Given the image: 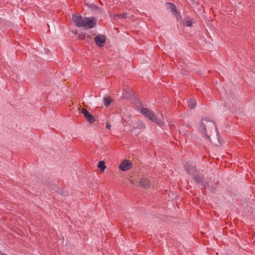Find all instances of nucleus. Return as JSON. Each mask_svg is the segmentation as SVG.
Instances as JSON below:
<instances>
[{
	"instance_id": "dca6fc26",
	"label": "nucleus",
	"mask_w": 255,
	"mask_h": 255,
	"mask_svg": "<svg viewBox=\"0 0 255 255\" xmlns=\"http://www.w3.org/2000/svg\"><path fill=\"white\" fill-rule=\"evenodd\" d=\"M40 49L42 50V51H44V53L40 52V56H41L42 57H45L46 54H48L50 52L49 49L47 48H46V47H40Z\"/></svg>"
},
{
	"instance_id": "6e6552de",
	"label": "nucleus",
	"mask_w": 255,
	"mask_h": 255,
	"mask_svg": "<svg viewBox=\"0 0 255 255\" xmlns=\"http://www.w3.org/2000/svg\"><path fill=\"white\" fill-rule=\"evenodd\" d=\"M166 5L170 9V11L176 16L177 19L181 18L180 11L176 9V6L173 3L167 2H166Z\"/></svg>"
},
{
	"instance_id": "f257e3e1",
	"label": "nucleus",
	"mask_w": 255,
	"mask_h": 255,
	"mask_svg": "<svg viewBox=\"0 0 255 255\" xmlns=\"http://www.w3.org/2000/svg\"><path fill=\"white\" fill-rule=\"evenodd\" d=\"M198 129L202 136L208 139L210 137L208 133L213 129H216V126L215 123L208 118H204L199 124Z\"/></svg>"
},
{
	"instance_id": "ddd939ff",
	"label": "nucleus",
	"mask_w": 255,
	"mask_h": 255,
	"mask_svg": "<svg viewBox=\"0 0 255 255\" xmlns=\"http://www.w3.org/2000/svg\"><path fill=\"white\" fill-rule=\"evenodd\" d=\"M185 169L189 174H193L196 170L195 167L192 165H185Z\"/></svg>"
},
{
	"instance_id": "1a4fd4ad",
	"label": "nucleus",
	"mask_w": 255,
	"mask_h": 255,
	"mask_svg": "<svg viewBox=\"0 0 255 255\" xmlns=\"http://www.w3.org/2000/svg\"><path fill=\"white\" fill-rule=\"evenodd\" d=\"M84 114L85 118L87 121L92 124L96 121V118L93 116L90 113H83Z\"/></svg>"
},
{
	"instance_id": "4be33fe9",
	"label": "nucleus",
	"mask_w": 255,
	"mask_h": 255,
	"mask_svg": "<svg viewBox=\"0 0 255 255\" xmlns=\"http://www.w3.org/2000/svg\"><path fill=\"white\" fill-rule=\"evenodd\" d=\"M80 112H88V110H87L85 108H82L80 110Z\"/></svg>"
},
{
	"instance_id": "f8f14e48",
	"label": "nucleus",
	"mask_w": 255,
	"mask_h": 255,
	"mask_svg": "<svg viewBox=\"0 0 255 255\" xmlns=\"http://www.w3.org/2000/svg\"><path fill=\"white\" fill-rule=\"evenodd\" d=\"M114 100L110 96L105 97L104 98V102L106 107H109L111 103L113 102Z\"/></svg>"
},
{
	"instance_id": "412c9836",
	"label": "nucleus",
	"mask_w": 255,
	"mask_h": 255,
	"mask_svg": "<svg viewBox=\"0 0 255 255\" xmlns=\"http://www.w3.org/2000/svg\"><path fill=\"white\" fill-rule=\"evenodd\" d=\"M106 127L108 129H110L111 128V125L109 123H107Z\"/></svg>"
},
{
	"instance_id": "20e7f679",
	"label": "nucleus",
	"mask_w": 255,
	"mask_h": 255,
	"mask_svg": "<svg viewBox=\"0 0 255 255\" xmlns=\"http://www.w3.org/2000/svg\"><path fill=\"white\" fill-rule=\"evenodd\" d=\"M132 166V162L130 160L125 159L123 160L119 164V168L122 171H126L130 169Z\"/></svg>"
},
{
	"instance_id": "39448f33",
	"label": "nucleus",
	"mask_w": 255,
	"mask_h": 255,
	"mask_svg": "<svg viewBox=\"0 0 255 255\" xmlns=\"http://www.w3.org/2000/svg\"><path fill=\"white\" fill-rule=\"evenodd\" d=\"M72 19L76 26L78 27H83L84 18L83 19L81 15H76L73 14L72 15Z\"/></svg>"
},
{
	"instance_id": "423d86ee",
	"label": "nucleus",
	"mask_w": 255,
	"mask_h": 255,
	"mask_svg": "<svg viewBox=\"0 0 255 255\" xmlns=\"http://www.w3.org/2000/svg\"><path fill=\"white\" fill-rule=\"evenodd\" d=\"M133 106L134 109L140 112H151L148 108H144L142 106L141 102L137 99H134L133 102Z\"/></svg>"
},
{
	"instance_id": "2eb2a0df",
	"label": "nucleus",
	"mask_w": 255,
	"mask_h": 255,
	"mask_svg": "<svg viewBox=\"0 0 255 255\" xmlns=\"http://www.w3.org/2000/svg\"><path fill=\"white\" fill-rule=\"evenodd\" d=\"M90 7L93 10H98L100 13H102L103 12V10L97 5L91 4L90 5Z\"/></svg>"
},
{
	"instance_id": "f3484780",
	"label": "nucleus",
	"mask_w": 255,
	"mask_h": 255,
	"mask_svg": "<svg viewBox=\"0 0 255 255\" xmlns=\"http://www.w3.org/2000/svg\"><path fill=\"white\" fill-rule=\"evenodd\" d=\"M80 40H84L86 38V33L80 34L78 36Z\"/></svg>"
},
{
	"instance_id": "0eeeda50",
	"label": "nucleus",
	"mask_w": 255,
	"mask_h": 255,
	"mask_svg": "<svg viewBox=\"0 0 255 255\" xmlns=\"http://www.w3.org/2000/svg\"><path fill=\"white\" fill-rule=\"evenodd\" d=\"M95 41L96 44L99 47H103L104 46L106 37L105 35L103 34H98L95 38Z\"/></svg>"
},
{
	"instance_id": "f03ea898",
	"label": "nucleus",
	"mask_w": 255,
	"mask_h": 255,
	"mask_svg": "<svg viewBox=\"0 0 255 255\" xmlns=\"http://www.w3.org/2000/svg\"><path fill=\"white\" fill-rule=\"evenodd\" d=\"M143 116L150 121L161 124L163 121L164 117L161 113H142Z\"/></svg>"
},
{
	"instance_id": "4468645a",
	"label": "nucleus",
	"mask_w": 255,
	"mask_h": 255,
	"mask_svg": "<svg viewBox=\"0 0 255 255\" xmlns=\"http://www.w3.org/2000/svg\"><path fill=\"white\" fill-rule=\"evenodd\" d=\"M98 167L101 170L102 172H104L106 168L105 161L103 160L100 161L98 163Z\"/></svg>"
},
{
	"instance_id": "9b49d317",
	"label": "nucleus",
	"mask_w": 255,
	"mask_h": 255,
	"mask_svg": "<svg viewBox=\"0 0 255 255\" xmlns=\"http://www.w3.org/2000/svg\"><path fill=\"white\" fill-rule=\"evenodd\" d=\"M188 104L189 108L190 109H193L194 108H195L196 107V101L193 98H190L188 101Z\"/></svg>"
},
{
	"instance_id": "5701e85b",
	"label": "nucleus",
	"mask_w": 255,
	"mask_h": 255,
	"mask_svg": "<svg viewBox=\"0 0 255 255\" xmlns=\"http://www.w3.org/2000/svg\"><path fill=\"white\" fill-rule=\"evenodd\" d=\"M130 182L131 183H132V184H134V182H133V180H132V179H130Z\"/></svg>"
},
{
	"instance_id": "6ab92c4d",
	"label": "nucleus",
	"mask_w": 255,
	"mask_h": 255,
	"mask_svg": "<svg viewBox=\"0 0 255 255\" xmlns=\"http://www.w3.org/2000/svg\"><path fill=\"white\" fill-rule=\"evenodd\" d=\"M127 14L126 13H124L122 14H120L119 15V18H126L127 17Z\"/></svg>"
},
{
	"instance_id": "7ed1b4c3",
	"label": "nucleus",
	"mask_w": 255,
	"mask_h": 255,
	"mask_svg": "<svg viewBox=\"0 0 255 255\" xmlns=\"http://www.w3.org/2000/svg\"><path fill=\"white\" fill-rule=\"evenodd\" d=\"M97 24V19L95 17H85L83 27L85 28L91 29L94 27Z\"/></svg>"
},
{
	"instance_id": "b1692460",
	"label": "nucleus",
	"mask_w": 255,
	"mask_h": 255,
	"mask_svg": "<svg viewBox=\"0 0 255 255\" xmlns=\"http://www.w3.org/2000/svg\"><path fill=\"white\" fill-rule=\"evenodd\" d=\"M87 37H89V38H91V36L90 35H87Z\"/></svg>"
},
{
	"instance_id": "aec40b11",
	"label": "nucleus",
	"mask_w": 255,
	"mask_h": 255,
	"mask_svg": "<svg viewBox=\"0 0 255 255\" xmlns=\"http://www.w3.org/2000/svg\"><path fill=\"white\" fill-rule=\"evenodd\" d=\"M195 180L197 181V182L199 183L200 182H201V180H202V177H199V179L197 178L196 177H195Z\"/></svg>"
},
{
	"instance_id": "9d476101",
	"label": "nucleus",
	"mask_w": 255,
	"mask_h": 255,
	"mask_svg": "<svg viewBox=\"0 0 255 255\" xmlns=\"http://www.w3.org/2000/svg\"><path fill=\"white\" fill-rule=\"evenodd\" d=\"M140 185L145 188H147L150 187V183L149 181L145 178H141L139 181Z\"/></svg>"
},
{
	"instance_id": "a211bd4d",
	"label": "nucleus",
	"mask_w": 255,
	"mask_h": 255,
	"mask_svg": "<svg viewBox=\"0 0 255 255\" xmlns=\"http://www.w3.org/2000/svg\"><path fill=\"white\" fill-rule=\"evenodd\" d=\"M192 24V21L191 20H186L185 23V25L187 26H191Z\"/></svg>"
}]
</instances>
